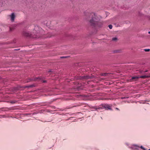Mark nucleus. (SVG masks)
<instances>
[{"instance_id": "19", "label": "nucleus", "mask_w": 150, "mask_h": 150, "mask_svg": "<svg viewBox=\"0 0 150 150\" xmlns=\"http://www.w3.org/2000/svg\"><path fill=\"white\" fill-rule=\"evenodd\" d=\"M150 50L149 49H146L144 50L146 52H148L150 51Z\"/></svg>"}, {"instance_id": "6", "label": "nucleus", "mask_w": 150, "mask_h": 150, "mask_svg": "<svg viewBox=\"0 0 150 150\" xmlns=\"http://www.w3.org/2000/svg\"><path fill=\"white\" fill-rule=\"evenodd\" d=\"M139 78V77L138 76H134L132 77L131 79H130L131 80H134L135 81L137 80Z\"/></svg>"}, {"instance_id": "25", "label": "nucleus", "mask_w": 150, "mask_h": 150, "mask_svg": "<svg viewBox=\"0 0 150 150\" xmlns=\"http://www.w3.org/2000/svg\"><path fill=\"white\" fill-rule=\"evenodd\" d=\"M64 57H62L61 58H64Z\"/></svg>"}, {"instance_id": "14", "label": "nucleus", "mask_w": 150, "mask_h": 150, "mask_svg": "<svg viewBox=\"0 0 150 150\" xmlns=\"http://www.w3.org/2000/svg\"><path fill=\"white\" fill-rule=\"evenodd\" d=\"M140 148H141L142 149H143V150H146V149L142 146H140Z\"/></svg>"}, {"instance_id": "11", "label": "nucleus", "mask_w": 150, "mask_h": 150, "mask_svg": "<svg viewBox=\"0 0 150 150\" xmlns=\"http://www.w3.org/2000/svg\"><path fill=\"white\" fill-rule=\"evenodd\" d=\"M117 38L116 37L113 38H112V40L113 41H117Z\"/></svg>"}, {"instance_id": "4", "label": "nucleus", "mask_w": 150, "mask_h": 150, "mask_svg": "<svg viewBox=\"0 0 150 150\" xmlns=\"http://www.w3.org/2000/svg\"><path fill=\"white\" fill-rule=\"evenodd\" d=\"M129 148L132 150H139L140 146L137 144H131Z\"/></svg>"}, {"instance_id": "22", "label": "nucleus", "mask_w": 150, "mask_h": 150, "mask_svg": "<svg viewBox=\"0 0 150 150\" xmlns=\"http://www.w3.org/2000/svg\"><path fill=\"white\" fill-rule=\"evenodd\" d=\"M10 30L11 31H12V29H11V28H10Z\"/></svg>"}, {"instance_id": "2", "label": "nucleus", "mask_w": 150, "mask_h": 150, "mask_svg": "<svg viewBox=\"0 0 150 150\" xmlns=\"http://www.w3.org/2000/svg\"><path fill=\"white\" fill-rule=\"evenodd\" d=\"M90 16H91L92 19L89 21L90 24L94 26H99L98 25V22L97 19L96 15L95 13H92L90 14Z\"/></svg>"}, {"instance_id": "10", "label": "nucleus", "mask_w": 150, "mask_h": 150, "mask_svg": "<svg viewBox=\"0 0 150 150\" xmlns=\"http://www.w3.org/2000/svg\"><path fill=\"white\" fill-rule=\"evenodd\" d=\"M34 86V85H30V86H25L24 87V88H26L32 87H33Z\"/></svg>"}, {"instance_id": "17", "label": "nucleus", "mask_w": 150, "mask_h": 150, "mask_svg": "<svg viewBox=\"0 0 150 150\" xmlns=\"http://www.w3.org/2000/svg\"><path fill=\"white\" fill-rule=\"evenodd\" d=\"M16 102V101H11L10 102V103L12 104Z\"/></svg>"}, {"instance_id": "15", "label": "nucleus", "mask_w": 150, "mask_h": 150, "mask_svg": "<svg viewBox=\"0 0 150 150\" xmlns=\"http://www.w3.org/2000/svg\"><path fill=\"white\" fill-rule=\"evenodd\" d=\"M147 71H148L147 70H146V71H144L141 70L139 72H140V73H143V72H147Z\"/></svg>"}, {"instance_id": "5", "label": "nucleus", "mask_w": 150, "mask_h": 150, "mask_svg": "<svg viewBox=\"0 0 150 150\" xmlns=\"http://www.w3.org/2000/svg\"><path fill=\"white\" fill-rule=\"evenodd\" d=\"M10 17L11 18V21L12 22L14 21L15 17V15L14 13H12L10 16Z\"/></svg>"}, {"instance_id": "21", "label": "nucleus", "mask_w": 150, "mask_h": 150, "mask_svg": "<svg viewBox=\"0 0 150 150\" xmlns=\"http://www.w3.org/2000/svg\"><path fill=\"white\" fill-rule=\"evenodd\" d=\"M43 83H45V82H46V81H43Z\"/></svg>"}, {"instance_id": "8", "label": "nucleus", "mask_w": 150, "mask_h": 150, "mask_svg": "<svg viewBox=\"0 0 150 150\" xmlns=\"http://www.w3.org/2000/svg\"><path fill=\"white\" fill-rule=\"evenodd\" d=\"M91 78V77L88 76H84L83 77V79H88Z\"/></svg>"}, {"instance_id": "3", "label": "nucleus", "mask_w": 150, "mask_h": 150, "mask_svg": "<svg viewBox=\"0 0 150 150\" xmlns=\"http://www.w3.org/2000/svg\"><path fill=\"white\" fill-rule=\"evenodd\" d=\"M112 105H109L107 104H103L98 109L101 110L102 109H105L106 110H111V108Z\"/></svg>"}, {"instance_id": "20", "label": "nucleus", "mask_w": 150, "mask_h": 150, "mask_svg": "<svg viewBox=\"0 0 150 150\" xmlns=\"http://www.w3.org/2000/svg\"><path fill=\"white\" fill-rule=\"evenodd\" d=\"M115 109H116L117 110H119V109L118 108H116Z\"/></svg>"}, {"instance_id": "16", "label": "nucleus", "mask_w": 150, "mask_h": 150, "mask_svg": "<svg viewBox=\"0 0 150 150\" xmlns=\"http://www.w3.org/2000/svg\"><path fill=\"white\" fill-rule=\"evenodd\" d=\"M108 27H109V28L110 29H111L112 28V25H108Z\"/></svg>"}, {"instance_id": "12", "label": "nucleus", "mask_w": 150, "mask_h": 150, "mask_svg": "<svg viewBox=\"0 0 150 150\" xmlns=\"http://www.w3.org/2000/svg\"><path fill=\"white\" fill-rule=\"evenodd\" d=\"M108 74V73H104L101 74V76H106Z\"/></svg>"}, {"instance_id": "1", "label": "nucleus", "mask_w": 150, "mask_h": 150, "mask_svg": "<svg viewBox=\"0 0 150 150\" xmlns=\"http://www.w3.org/2000/svg\"><path fill=\"white\" fill-rule=\"evenodd\" d=\"M43 30L38 26L36 25L35 26L34 30H33V34H31L29 33L25 32L24 33V35L25 36L30 37L32 36L33 34L34 35L33 36V38H39L40 35L43 34Z\"/></svg>"}, {"instance_id": "7", "label": "nucleus", "mask_w": 150, "mask_h": 150, "mask_svg": "<svg viewBox=\"0 0 150 150\" xmlns=\"http://www.w3.org/2000/svg\"><path fill=\"white\" fill-rule=\"evenodd\" d=\"M40 80L41 81V79L40 78H35L33 79H30V81H40Z\"/></svg>"}, {"instance_id": "26", "label": "nucleus", "mask_w": 150, "mask_h": 150, "mask_svg": "<svg viewBox=\"0 0 150 150\" xmlns=\"http://www.w3.org/2000/svg\"><path fill=\"white\" fill-rule=\"evenodd\" d=\"M148 150H150V149H148Z\"/></svg>"}, {"instance_id": "13", "label": "nucleus", "mask_w": 150, "mask_h": 150, "mask_svg": "<svg viewBox=\"0 0 150 150\" xmlns=\"http://www.w3.org/2000/svg\"><path fill=\"white\" fill-rule=\"evenodd\" d=\"M125 144L127 146H129H129H130L131 145H130V144H129V143H128V142H127V143H125Z\"/></svg>"}, {"instance_id": "23", "label": "nucleus", "mask_w": 150, "mask_h": 150, "mask_svg": "<svg viewBox=\"0 0 150 150\" xmlns=\"http://www.w3.org/2000/svg\"><path fill=\"white\" fill-rule=\"evenodd\" d=\"M48 72H51V70H50V71H48Z\"/></svg>"}, {"instance_id": "18", "label": "nucleus", "mask_w": 150, "mask_h": 150, "mask_svg": "<svg viewBox=\"0 0 150 150\" xmlns=\"http://www.w3.org/2000/svg\"><path fill=\"white\" fill-rule=\"evenodd\" d=\"M1 117L6 118V116L5 115H1Z\"/></svg>"}, {"instance_id": "24", "label": "nucleus", "mask_w": 150, "mask_h": 150, "mask_svg": "<svg viewBox=\"0 0 150 150\" xmlns=\"http://www.w3.org/2000/svg\"><path fill=\"white\" fill-rule=\"evenodd\" d=\"M148 33H149V34H150V31H149V32H148Z\"/></svg>"}, {"instance_id": "9", "label": "nucleus", "mask_w": 150, "mask_h": 150, "mask_svg": "<svg viewBox=\"0 0 150 150\" xmlns=\"http://www.w3.org/2000/svg\"><path fill=\"white\" fill-rule=\"evenodd\" d=\"M149 77H150L149 76H148L146 75H144L142 76H140V77H139V78H142L145 79V78H149Z\"/></svg>"}]
</instances>
